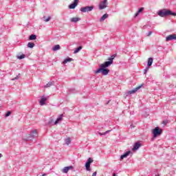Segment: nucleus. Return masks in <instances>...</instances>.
Returning <instances> with one entry per match:
<instances>
[{"label": "nucleus", "mask_w": 176, "mask_h": 176, "mask_svg": "<svg viewBox=\"0 0 176 176\" xmlns=\"http://www.w3.org/2000/svg\"><path fill=\"white\" fill-rule=\"evenodd\" d=\"M131 129H134V125L131 124Z\"/></svg>", "instance_id": "obj_39"}, {"label": "nucleus", "mask_w": 176, "mask_h": 176, "mask_svg": "<svg viewBox=\"0 0 176 176\" xmlns=\"http://www.w3.org/2000/svg\"><path fill=\"white\" fill-rule=\"evenodd\" d=\"M176 39V34H170L166 37V42H168L170 41H174Z\"/></svg>", "instance_id": "obj_11"}, {"label": "nucleus", "mask_w": 176, "mask_h": 176, "mask_svg": "<svg viewBox=\"0 0 176 176\" xmlns=\"http://www.w3.org/2000/svg\"><path fill=\"white\" fill-rule=\"evenodd\" d=\"M151 35H152V32H148L147 36H151Z\"/></svg>", "instance_id": "obj_35"}, {"label": "nucleus", "mask_w": 176, "mask_h": 176, "mask_svg": "<svg viewBox=\"0 0 176 176\" xmlns=\"http://www.w3.org/2000/svg\"><path fill=\"white\" fill-rule=\"evenodd\" d=\"M65 144L67 145H69V144H71V138H67L66 140H65Z\"/></svg>", "instance_id": "obj_28"}, {"label": "nucleus", "mask_w": 176, "mask_h": 176, "mask_svg": "<svg viewBox=\"0 0 176 176\" xmlns=\"http://www.w3.org/2000/svg\"><path fill=\"white\" fill-rule=\"evenodd\" d=\"M143 11H144V8H139L138 10V12L139 13H141V12H143Z\"/></svg>", "instance_id": "obj_33"}, {"label": "nucleus", "mask_w": 176, "mask_h": 176, "mask_svg": "<svg viewBox=\"0 0 176 176\" xmlns=\"http://www.w3.org/2000/svg\"><path fill=\"white\" fill-rule=\"evenodd\" d=\"M10 115H12V111H7V113H6L5 116H6V118H8V116H10Z\"/></svg>", "instance_id": "obj_30"}, {"label": "nucleus", "mask_w": 176, "mask_h": 176, "mask_svg": "<svg viewBox=\"0 0 176 176\" xmlns=\"http://www.w3.org/2000/svg\"><path fill=\"white\" fill-rule=\"evenodd\" d=\"M60 45H56L52 47L53 52H57V50H60Z\"/></svg>", "instance_id": "obj_19"}, {"label": "nucleus", "mask_w": 176, "mask_h": 176, "mask_svg": "<svg viewBox=\"0 0 176 176\" xmlns=\"http://www.w3.org/2000/svg\"><path fill=\"white\" fill-rule=\"evenodd\" d=\"M47 126H54V120L53 119H50L47 123Z\"/></svg>", "instance_id": "obj_21"}, {"label": "nucleus", "mask_w": 176, "mask_h": 176, "mask_svg": "<svg viewBox=\"0 0 176 176\" xmlns=\"http://www.w3.org/2000/svg\"><path fill=\"white\" fill-rule=\"evenodd\" d=\"M17 58H19V60H23V58H25V54H21V56H18Z\"/></svg>", "instance_id": "obj_29"}, {"label": "nucleus", "mask_w": 176, "mask_h": 176, "mask_svg": "<svg viewBox=\"0 0 176 176\" xmlns=\"http://www.w3.org/2000/svg\"><path fill=\"white\" fill-rule=\"evenodd\" d=\"M157 14L158 16H160V17H167V16H176L175 12H173V11L168 9L160 10L157 12Z\"/></svg>", "instance_id": "obj_2"}, {"label": "nucleus", "mask_w": 176, "mask_h": 176, "mask_svg": "<svg viewBox=\"0 0 176 176\" xmlns=\"http://www.w3.org/2000/svg\"><path fill=\"white\" fill-rule=\"evenodd\" d=\"M71 61H74V59L72 58H67L64 60L63 64H67V63H71Z\"/></svg>", "instance_id": "obj_20"}, {"label": "nucleus", "mask_w": 176, "mask_h": 176, "mask_svg": "<svg viewBox=\"0 0 176 176\" xmlns=\"http://www.w3.org/2000/svg\"><path fill=\"white\" fill-rule=\"evenodd\" d=\"M141 146V144L140 142H136L133 145V148H132V151H138V149H140V147Z\"/></svg>", "instance_id": "obj_13"}, {"label": "nucleus", "mask_w": 176, "mask_h": 176, "mask_svg": "<svg viewBox=\"0 0 176 176\" xmlns=\"http://www.w3.org/2000/svg\"><path fill=\"white\" fill-rule=\"evenodd\" d=\"M38 135L36 129L32 130L30 134L28 135L27 138L23 139V141H32Z\"/></svg>", "instance_id": "obj_3"}, {"label": "nucleus", "mask_w": 176, "mask_h": 176, "mask_svg": "<svg viewBox=\"0 0 176 176\" xmlns=\"http://www.w3.org/2000/svg\"><path fill=\"white\" fill-rule=\"evenodd\" d=\"M46 175V174L45 173H44L43 175V176H45Z\"/></svg>", "instance_id": "obj_42"}, {"label": "nucleus", "mask_w": 176, "mask_h": 176, "mask_svg": "<svg viewBox=\"0 0 176 176\" xmlns=\"http://www.w3.org/2000/svg\"><path fill=\"white\" fill-rule=\"evenodd\" d=\"M20 78V74H18L15 78H12V80H17V79Z\"/></svg>", "instance_id": "obj_31"}, {"label": "nucleus", "mask_w": 176, "mask_h": 176, "mask_svg": "<svg viewBox=\"0 0 176 176\" xmlns=\"http://www.w3.org/2000/svg\"><path fill=\"white\" fill-rule=\"evenodd\" d=\"M106 19H108V14H104L102 15V16L100 18V21H104Z\"/></svg>", "instance_id": "obj_23"}, {"label": "nucleus", "mask_w": 176, "mask_h": 176, "mask_svg": "<svg viewBox=\"0 0 176 176\" xmlns=\"http://www.w3.org/2000/svg\"><path fill=\"white\" fill-rule=\"evenodd\" d=\"M108 133H111V130H108L104 133L99 132V135H106V134H108Z\"/></svg>", "instance_id": "obj_27"}, {"label": "nucleus", "mask_w": 176, "mask_h": 176, "mask_svg": "<svg viewBox=\"0 0 176 176\" xmlns=\"http://www.w3.org/2000/svg\"><path fill=\"white\" fill-rule=\"evenodd\" d=\"M79 3V0H74V2L69 5V9H75Z\"/></svg>", "instance_id": "obj_10"}, {"label": "nucleus", "mask_w": 176, "mask_h": 176, "mask_svg": "<svg viewBox=\"0 0 176 176\" xmlns=\"http://www.w3.org/2000/svg\"><path fill=\"white\" fill-rule=\"evenodd\" d=\"M43 21H45V23H47L48 21H50V19H52V17L51 16H48L46 19V16H43Z\"/></svg>", "instance_id": "obj_26"}, {"label": "nucleus", "mask_w": 176, "mask_h": 176, "mask_svg": "<svg viewBox=\"0 0 176 176\" xmlns=\"http://www.w3.org/2000/svg\"><path fill=\"white\" fill-rule=\"evenodd\" d=\"M109 102H111V100L107 101V102L106 103V105H108V104H109Z\"/></svg>", "instance_id": "obj_38"}, {"label": "nucleus", "mask_w": 176, "mask_h": 176, "mask_svg": "<svg viewBox=\"0 0 176 176\" xmlns=\"http://www.w3.org/2000/svg\"><path fill=\"white\" fill-rule=\"evenodd\" d=\"M108 6V1L107 0H103L100 2L99 4V10H102V9H105Z\"/></svg>", "instance_id": "obj_8"}, {"label": "nucleus", "mask_w": 176, "mask_h": 176, "mask_svg": "<svg viewBox=\"0 0 176 176\" xmlns=\"http://www.w3.org/2000/svg\"><path fill=\"white\" fill-rule=\"evenodd\" d=\"M153 63V58H148L147 67H151Z\"/></svg>", "instance_id": "obj_18"}, {"label": "nucleus", "mask_w": 176, "mask_h": 176, "mask_svg": "<svg viewBox=\"0 0 176 176\" xmlns=\"http://www.w3.org/2000/svg\"><path fill=\"white\" fill-rule=\"evenodd\" d=\"M116 57V54H113L110 58H108V61L99 65V68L94 72V74H102V75L107 76L109 74V69L108 67H110L113 64V60Z\"/></svg>", "instance_id": "obj_1"}, {"label": "nucleus", "mask_w": 176, "mask_h": 176, "mask_svg": "<svg viewBox=\"0 0 176 176\" xmlns=\"http://www.w3.org/2000/svg\"><path fill=\"white\" fill-rule=\"evenodd\" d=\"M70 21L72 23H78V21H80V18H78V17L71 18Z\"/></svg>", "instance_id": "obj_17"}, {"label": "nucleus", "mask_w": 176, "mask_h": 176, "mask_svg": "<svg viewBox=\"0 0 176 176\" xmlns=\"http://www.w3.org/2000/svg\"><path fill=\"white\" fill-rule=\"evenodd\" d=\"M74 168V166H66L63 169V173H65V174H67L69 170H72Z\"/></svg>", "instance_id": "obj_12"}, {"label": "nucleus", "mask_w": 176, "mask_h": 176, "mask_svg": "<svg viewBox=\"0 0 176 176\" xmlns=\"http://www.w3.org/2000/svg\"><path fill=\"white\" fill-rule=\"evenodd\" d=\"M3 155L1 154V153H0V159H1V157H2Z\"/></svg>", "instance_id": "obj_40"}, {"label": "nucleus", "mask_w": 176, "mask_h": 176, "mask_svg": "<svg viewBox=\"0 0 176 176\" xmlns=\"http://www.w3.org/2000/svg\"><path fill=\"white\" fill-rule=\"evenodd\" d=\"M143 86H144V84H142L138 87H136L133 89L129 91L128 94H134V93H137V91H138V90H140V89H141V87H142Z\"/></svg>", "instance_id": "obj_9"}, {"label": "nucleus", "mask_w": 176, "mask_h": 176, "mask_svg": "<svg viewBox=\"0 0 176 176\" xmlns=\"http://www.w3.org/2000/svg\"><path fill=\"white\" fill-rule=\"evenodd\" d=\"M36 39V36L35 34H31L29 36V41H35Z\"/></svg>", "instance_id": "obj_22"}, {"label": "nucleus", "mask_w": 176, "mask_h": 176, "mask_svg": "<svg viewBox=\"0 0 176 176\" xmlns=\"http://www.w3.org/2000/svg\"><path fill=\"white\" fill-rule=\"evenodd\" d=\"M130 153H131V151H126L125 153H124L120 156V160H123V159L127 157V156H129Z\"/></svg>", "instance_id": "obj_15"}, {"label": "nucleus", "mask_w": 176, "mask_h": 176, "mask_svg": "<svg viewBox=\"0 0 176 176\" xmlns=\"http://www.w3.org/2000/svg\"><path fill=\"white\" fill-rule=\"evenodd\" d=\"M80 50H82V46H79L78 47L76 48V50H74V54H76V53H79V52H80Z\"/></svg>", "instance_id": "obj_24"}, {"label": "nucleus", "mask_w": 176, "mask_h": 176, "mask_svg": "<svg viewBox=\"0 0 176 176\" xmlns=\"http://www.w3.org/2000/svg\"><path fill=\"white\" fill-rule=\"evenodd\" d=\"M148 69H149V67H146V69H144V74H146V72H148Z\"/></svg>", "instance_id": "obj_34"}, {"label": "nucleus", "mask_w": 176, "mask_h": 176, "mask_svg": "<svg viewBox=\"0 0 176 176\" xmlns=\"http://www.w3.org/2000/svg\"><path fill=\"white\" fill-rule=\"evenodd\" d=\"M54 85V81H50L44 85V89H47V87H52V86Z\"/></svg>", "instance_id": "obj_14"}, {"label": "nucleus", "mask_w": 176, "mask_h": 176, "mask_svg": "<svg viewBox=\"0 0 176 176\" xmlns=\"http://www.w3.org/2000/svg\"><path fill=\"white\" fill-rule=\"evenodd\" d=\"M162 133H163V130L161 129L159 126H156L155 129H153V138H156V137L162 135Z\"/></svg>", "instance_id": "obj_4"}, {"label": "nucleus", "mask_w": 176, "mask_h": 176, "mask_svg": "<svg viewBox=\"0 0 176 176\" xmlns=\"http://www.w3.org/2000/svg\"><path fill=\"white\" fill-rule=\"evenodd\" d=\"M94 160L93 158L91 157H89L87 163H85V169L87 170V171H91V169L90 168V166L91 164V163H93Z\"/></svg>", "instance_id": "obj_7"}, {"label": "nucleus", "mask_w": 176, "mask_h": 176, "mask_svg": "<svg viewBox=\"0 0 176 176\" xmlns=\"http://www.w3.org/2000/svg\"><path fill=\"white\" fill-rule=\"evenodd\" d=\"M92 176H97V172H94V173L92 174Z\"/></svg>", "instance_id": "obj_37"}, {"label": "nucleus", "mask_w": 176, "mask_h": 176, "mask_svg": "<svg viewBox=\"0 0 176 176\" xmlns=\"http://www.w3.org/2000/svg\"><path fill=\"white\" fill-rule=\"evenodd\" d=\"M49 98H50V96H45V95L41 96V100H39L40 105H41V107H43V105H45L46 102L47 101V100H49Z\"/></svg>", "instance_id": "obj_5"}, {"label": "nucleus", "mask_w": 176, "mask_h": 176, "mask_svg": "<svg viewBox=\"0 0 176 176\" xmlns=\"http://www.w3.org/2000/svg\"><path fill=\"white\" fill-rule=\"evenodd\" d=\"M113 176H116V173H113Z\"/></svg>", "instance_id": "obj_41"}, {"label": "nucleus", "mask_w": 176, "mask_h": 176, "mask_svg": "<svg viewBox=\"0 0 176 176\" xmlns=\"http://www.w3.org/2000/svg\"><path fill=\"white\" fill-rule=\"evenodd\" d=\"M168 123V120H164L162 122V124H164V126H166V124H167Z\"/></svg>", "instance_id": "obj_32"}, {"label": "nucleus", "mask_w": 176, "mask_h": 176, "mask_svg": "<svg viewBox=\"0 0 176 176\" xmlns=\"http://www.w3.org/2000/svg\"><path fill=\"white\" fill-rule=\"evenodd\" d=\"M60 120H63V114H60L59 116V117L54 122V124H58V123H60Z\"/></svg>", "instance_id": "obj_16"}, {"label": "nucleus", "mask_w": 176, "mask_h": 176, "mask_svg": "<svg viewBox=\"0 0 176 176\" xmlns=\"http://www.w3.org/2000/svg\"><path fill=\"white\" fill-rule=\"evenodd\" d=\"M93 9H94V6H91L82 7L80 9V10L82 13H86V12H91V10H93Z\"/></svg>", "instance_id": "obj_6"}, {"label": "nucleus", "mask_w": 176, "mask_h": 176, "mask_svg": "<svg viewBox=\"0 0 176 176\" xmlns=\"http://www.w3.org/2000/svg\"><path fill=\"white\" fill-rule=\"evenodd\" d=\"M35 46V43H28V47H29L30 49H32V47H34Z\"/></svg>", "instance_id": "obj_25"}, {"label": "nucleus", "mask_w": 176, "mask_h": 176, "mask_svg": "<svg viewBox=\"0 0 176 176\" xmlns=\"http://www.w3.org/2000/svg\"><path fill=\"white\" fill-rule=\"evenodd\" d=\"M138 14H140V12H137V13L135 14V17H137L138 16Z\"/></svg>", "instance_id": "obj_36"}]
</instances>
